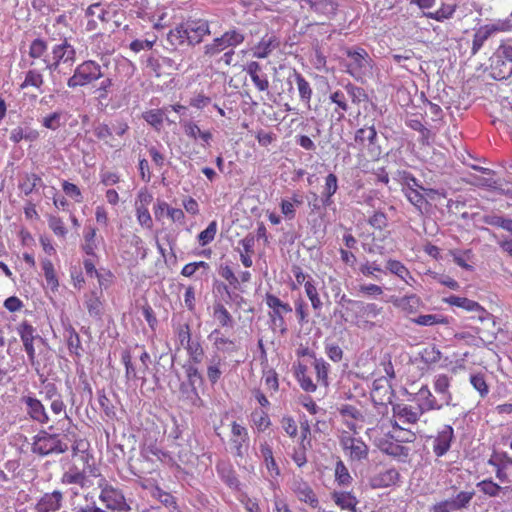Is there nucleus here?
Returning a JSON list of instances; mask_svg holds the SVG:
<instances>
[{
  "mask_svg": "<svg viewBox=\"0 0 512 512\" xmlns=\"http://www.w3.org/2000/svg\"><path fill=\"white\" fill-rule=\"evenodd\" d=\"M249 434L245 426L233 421L230 425L229 447L235 457L243 458L249 448Z\"/></svg>",
  "mask_w": 512,
  "mask_h": 512,
  "instance_id": "nucleus-11",
  "label": "nucleus"
},
{
  "mask_svg": "<svg viewBox=\"0 0 512 512\" xmlns=\"http://www.w3.org/2000/svg\"><path fill=\"white\" fill-rule=\"evenodd\" d=\"M44 84V78L43 75L37 71L36 69H30L26 75L25 79L20 85L22 89L27 87H34L38 90H40L41 86Z\"/></svg>",
  "mask_w": 512,
  "mask_h": 512,
  "instance_id": "nucleus-59",
  "label": "nucleus"
},
{
  "mask_svg": "<svg viewBox=\"0 0 512 512\" xmlns=\"http://www.w3.org/2000/svg\"><path fill=\"white\" fill-rule=\"evenodd\" d=\"M476 487L480 492L489 497H497L501 493L506 494L502 486L498 483H495L492 479L482 480L477 483Z\"/></svg>",
  "mask_w": 512,
  "mask_h": 512,
  "instance_id": "nucleus-50",
  "label": "nucleus"
},
{
  "mask_svg": "<svg viewBox=\"0 0 512 512\" xmlns=\"http://www.w3.org/2000/svg\"><path fill=\"white\" fill-rule=\"evenodd\" d=\"M376 138L377 131L372 125L358 129L355 133L354 141L359 150L368 149L372 152L373 156H379L381 151L379 147H375Z\"/></svg>",
  "mask_w": 512,
  "mask_h": 512,
  "instance_id": "nucleus-17",
  "label": "nucleus"
},
{
  "mask_svg": "<svg viewBox=\"0 0 512 512\" xmlns=\"http://www.w3.org/2000/svg\"><path fill=\"white\" fill-rule=\"evenodd\" d=\"M121 361L125 366V377L128 381L142 380L145 381L147 372H140V365L136 367L132 363V355L128 349L123 350L121 354Z\"/></svg>",
  "mask_w": 512,
  "mask_h": 512,
  "instance_id": "nucleus-29",
  "label": "nucleus"
},
{
  "mask_svg": "<svg viewBox=\"0 0 512 512\" xmlns=\"http://www.w3.org/2000/svg\"><path fill=\"white\" fill-rule=\"evenodd\" d=\"M338 190V178L334 173H329L325 178V184L323 187V203L325 205H330L332 200V196Z\"/></svg>",
  "mask_w": 512,
  "mask_h": 512,
  "instance_id": "nucleus-48",
  "label": "nucleus"
},
{
  "mask_svg": "<svg viewBox=\"0 0 512 512\" xmlns=\"http://www.w3.org/2000/svg\"><path fill=\"white\" fill-rule=\"evenodd\" d=\"M329 98L330 101L335 104L334 113L337 114V120H342L345 117L346 112L349 110L346 94L341 90H337L331 93Z\"/></svg>",
  "mask_w": 512,
  "mask_h": 512,
  "instance_id": "nucleus-40",
  "label": "nucleus"
},
{
  "mask_svg": "<svg viewBox=\"0 0 512 512\" xmlns=\"http://www.w3.org/2000/svg\"><path fill=\"white\" fill-rule=\"evenodd\" d=\"M260 452L270 475L272 477H278L280 475V469L274 459L273 451L270 445L268 443L261 444Z\"/></svg>",
  "mask_w": 512,
  "mask_h": 512,
  "instance_id": "nucleus-43",
  "label": "nucleus"
},
{
  "mask_svg": "<svg viewBox=\"0 0 512 512\" xmlns=\"http://www.w3.org/2000/svg\"><path fill=\"white\" fill-rule=\"evenodd\" d=\"M97 484L100 489L99 500L107 509L119 512L130 511L131 507L120 488L112 485L105 477H101Z\"/></svg>",
  "mask_w": 512,
  "mask_h": 512,
  "instance_id": "nucleus-4",
  "label": "nucleus"
},
{
  "mask_svg": "<svg viewBox=\"0 0 512 512\" xmlns=\"http://www.w3.org/2000/svg\"><path fill=\"white\" fill-rule=\"evenodd\" d=\"M393 421L403 425H415L424 414L419 407H414L406 403H397L393 405Z\"/></svg>",
  "mask_w": 512,
  "mask_h": 512,
  "instance_id": "nucleus-13",
  "label": "nucleus"
},
{
  "mask_svg": "<svg viewBox=\"0 0 512 512\" xmlns=\"http://www.w3.org/2000/svg\"><path fill=\"white\" fill-rule=\"evenodd\" d=\"M102 292L91 291L84 296V305L91 317L100 318L103 312Z\"/></svg>",
  "mask_w": 512,
  "mask_h": 512,
  "instance_id": "nucleus-31",
  "label": "nucleus"
},
{
  "mask_svg": "<svg viewBox=\"0 0 512 512\" xmlns=\"http://www.w3.org/2000/svg\"><path fill=\"white\" fill-rule=\"evenodd\" d=\"M347 56L351 59V67L354 69H364L369 66L370 58L368 53L363 48L348 49Z\"/></svg>",
  "mask_w": 512,
  "mask_h": 512,
  "instance_id": "nucleus-41",
  "label": "nucleus"
},
{
  "mask_svg": "<svg viewBox=\"0 0 512 512\" xmlns=\"http://www.w3.org/2000/svg\"><path fill=\"white\" fill-rule=\"evenodd\" d=\"M244 70L249 75L252 83L259 92H268L269 80L267 75L262 71V67L258 62H248Z\"/></svg>",
  "mask_w": 512,
  "mask_h": 512,
  "instance_id": "nucleus-23",
  "label": "nucleus"
},
{
  "mask_svg": "<svg viewBox=\"0 0 512 512\" xmlns=\"http://www.w3.org/2000/svg\"><path fill=\"white\" fill-rule=\"evenodd\" d=\"M64 496L59 490L44 493L34 506L35 512H58L63 507Z\"/></svg>",
  "mask_w": 512,
  "mask_h": 512,
  "instance_id": "nucleus-18",
  "label": "nucleus"
},
{
  "mask_svg": "<svg viewBox=\"0 0 512 512\" xmlns=\"http://www.w3.org/2000/svg\"><path fill=\"white\" fill-rule=\"evenodd\" d=\"M189 355L190 360L194 364H199L204 358V349L199 341L191 340L189 343L183 345Z\"/></svg>",
  "mask_w": 512,
  "mask_h": 512,
  "instance_id": "nucleus-57",
  "label": "nucleus"
},
{
  "mask_svg": "<svg viewBox=\"0 0 512 512\" xmlns=\"http://www.w3.org/2000/svg\"><path fill=\"white\" fill-rule=\"evenodd\" d=\"M208 34H210V30L207 21L202 19L187 20L170 30L168 40L173 45H183L185 43L195 45L200 43Z\"/></svg>",
  "mask_w": 512,
  "mask_h": 512,
  "instance_id": "nucleus-1",
  "label": "nucleus"
},
{
  "mask_svg": "<svg viewBox=\"0 0 512 512\" xmlns=\"http://www.w3.org/2000/svg\"><path fill=\"white\" fill-rule=\"evenodd\" d=\"M470 383L473 388L479 392L482 398H485L489 393V387L486 383L485 376L481 373L472 374L470 376Z\"/></svg>",
  "mask_w": 512,
  "mask_h": 512,
  "instance_id": "nucleus-64",
  "label": "nucleus"
},
{
  "mask_svg": "<svg viewBox=\"0 0 512 512\" xmlns=\"http://www.w3.org/2000/svg\"><path fill=\"white\" fill-rule=\"evenodd\" d=\"M355 304L353 324L361 330L371 331L382 325L384 309L376 303L363 301L353 302Z\"/></svg>",
  "mask_w": 512,
  "mask_h": 512,
  "instance_id": "nucleus-2",
  "label": "nucleus"
},
{
  "mask_svg": "<svg viewBox=\"0 0 512 512\" xmlns=\"http://www.w3.org/2000/svg\"><path fill=\"white\" fill-rule=\"evenodd\" d=\"M209 338L213 340L216 351L224 355H232L240 350L239 342L235 338L225 336L218 329L213 330Z\"/></svg>",
  "mask_w": 512,
  "mask_h": 512,
  "instance_id": "nucleus-19",
  "label": "nucleus"
},
{
  "mask_svg": "<svg viewBox=\"0 0 512 512\" xmlns=\"http://www.w3.org/2000/svg\"><path fill=\"white\" fill-rule=\"evenodd\" d=\"M417 433L420 431H413L409 427H404L403 424L392 422V429L389 435L392 439L399 443H413L417 439Z\"/></svg>",
  "mask_w": 512,
  "mask_h": 512,
  "instance_id": "nucleus-28",
  "label": "nucleus"
},
{
  "mask_svg": "<svg viewBox=\"0 0 512 512\" xmlns=\"http://www.w3.org/2000/svg\"><path fill=\"white\" fill-rule=\"evenodd\" d=\"M412 322L420 326H434L437 324H447V319L438 314H426L413 318Z\"/></svg>",
  "mask_w": 512,
  "mask_h": 512,
  "instance_id": "nucleus-60",
  "label": "nucleus"
},
{
  "mask_svg": "<svg viewBox=\"0 0 512 512\" xmlns=\"http://www.w3.org/2000/svg\"><path fill=\"white\" fill-rule=\"evenodd\" d=\"M41 267L44 273L47 287L50 288L53 292L57 291L59 288V279L52 261L49 258L41 259Z\"/></svg>",
  "mask_w": 512,
  "mask_h": 512,
  "instance_id": "nucleus-39",
  "label": "nucleus"
},
{
  "mask_svg": "<svg viewBox=\"0 0 512 512\" xmlns=\"http://www.w3.org/2000/svg\"><path fill=\"white\" fill-rule=\"evenodd\" d=\"M386 269L391 273L399 277L401 280L409 283L408 279H413L408 268L399 260L389 259L386 262Z\"/></svg>",
  "mask_w": 512,
  "mask_h": 512,
  "instance_id": "nucleus-46",
  "label": "nucleus"
},
{
  "mask_svg": "<svg viewBox=\"0 0 512 512\" xmlns=\"http://www.w3.org/2000/svg\"><path fill=\"white\" fill-rule=\"evenodd\" d=\"M443 301L450 306H456L468 312H486L485 309L478 302L466 297L451 295L449 297L444 298Z\"/></svg>",
  "mask_w": 512,
  "mask_h": 512,
  "instance_id": "nucleus-32",
  "label": "nucleus"
},
{
  "mask_svg": "<svg viewBox=\"0 0 512 512\" xmlns=\"http://www.w3.org/2000/svg\"><path fill=\"white\" fill-rule=\"evenodd\" d=\"M450 378L445 374H440L435 377L434 390L440 395V399L445 405H449L452 401V394L449 391Z\"/></svg>",
  "mask_w": 512,
  "mask_h": 512,
  "instance_id": "nucleus-35",
  "label": "nucleus"
},
{
  "mask_svg": "<svg viewBox=\"0 0 512 512\" xmlns=\"http://www.w3.org/2000/svg\"><path fill=\"white\" fill-rule=\"evenodd\" d=\"M96 235L97 229L95 227H86L84 232V244L82 248L87 255H95V250L97 248Z\"/></svg>",
  "mask_w": 512,
  "mask_h": 512,
  "instance_id": "nucleus-58",
  "label": "nucleus"
},
{
  "mask_svg": "<svg viewBox=\"0 0 512 512\" xmlns=\"http://www.w3.org/2000/svg\"><path fill=\"white\" fill-rule=\"evenodd\" d=\"M422 300L415 294L404 296L400 299L398 306L407 314L416 313L422 306Z\"/></svg>",
  "mask_w": 512,
  "mask_h": 512,
  "instance_id": "nucleus-49",
  "label": "nucleus"
},
{
  "mask_svg": "<svg viewBox=\"0 0 512 512\" xmlns=\"http://www.w3.org/2000/svg\"><path fill=\"white\" fill-rule=\"evenodd\" d=\"M455 438L454 429L450 425H443L437 433L430 437L432 441V451L436 457H442L450 450Z\"/></svg>",
  "mask_w": 512,
  "mask_h": 512,
  "instance_id": "nucleus-14",
  "label": "nucleus"
},
{
  "mask_svg": "<svg viewBox=\"0 0 512 512\" xmlns=\"http://www.w3.org/2000/svg\"><path fill=\"white\" fill-rule=\"evenodd\" d=\"M457 6L455 4H442L439 9L433 13H429L428 16L436 21H444L450 19L455 13Z\"/></svg>",
  "mask_w": 512,
  "mask_h": 512,
  "instance_id": "nucleus-63",
  "label": "nucleus"
},
{
  "mask_svg": "<svg viewBox=\"0 0 512 512\" xmlns=\"http://www.w3.org/2000/svg\"><path fill=\"white\" fill-rule=\"evenodd\" d=\"M222 360L219 355L213 356L207 366V378L212 385H215L222 376Z\"/></svg>",
  "mask_w": 512,
  "mask_h": 512,
  "instance_id": "nucleus-52",
  "label": "nucleus"
},
{
  "mask_svg": "<svg viewBox=\"0 0 512 512\" xmlns=\"http://www.w3.org/2000/svg\"><path fill=\"white\" fill-rule=\"evenodd\" d=\"M88 468L87 466L84 469L80 470L77 466L72 465L69 467L67 471H65L61 478L60 482L63 485H78L80 488H86L88 485Z\"/></svg>",
  "mask_w": 512,
  "mask_h": 512,
  "instance_id": "nucleus-24",
  "label": "nucleus"
},
{
  "mask_svg": "<svg viewBox=\"0 0 512 512\" xmlns=\"http://www.w3.org/2000/svg\"><path fill=\"white\" fill-rule=\"evenodd\" d=\"M295 81L301 101L304 102L307 107H310L313 94L310 83L300 73L295 74Z\"/></svg>",
  "mask_w": 512,
  "mask_h": 512,
  "instance_id": "nucleus-47",
  "label": "nucleus"
},
{
  "mask_svg": "<svg viewBox=\"0 0 512 512\" xmlns=\"http://www.w3.org/2000/svg\"><path fill=\"white\" fill-rule=\"evenodd\" d=\"M41 184L42 179L38 174L24 173L19 180L18 188L25 196H29Z\"/></svg>",
  "mask_w": 512,
  "mask_h": 512,
  "instance_id": "nucleus-38",
  "label": "nucleus"
},
{
  "mask_svg": "<svg viewBox=\"0 0 512 512\" xmlns=\"http://www.w3.org/2000/svg\"><path fill=\"white\" fill-rule=\"evenodd\" d=\"M406 199L419 211L427 205L428 201L425 198L422 189H414L403 191Z\"/></svg>",
  "mask_w": 512,
  "mask_h": 512,
  "instance_id": "nucleus-53",
  "label": "nucleus"
},
{
  "mask_svg": "<svg viewBox=\"0 0 512 512\" xmlns=\"http://www.w3.org/2000/svg\"><path fill=\"white\" fill-rule=\"evenodd\" d=\"M292 490L299 501L308 504L312 508L318 506V498L311 486L302 479L295 480L292 485Z\"/></svg>",
  "mask_w": 512,
  "mask_h": 512,
  "instance_id": "nucleus-25",
  "label": "nucleus"
},
{
  "mask_svg": "<svg viewBox=\"0 0 512 512\" xmlns=\"http://www.w3.org/2000/svg\"><path fill=\"white\" fill-rule=\"evenodd\" d=\"M498 28L494 25H485L478 29L473 36L471 53L475 55L484 45L485 41L494 33Z\"/></svg>",
  "mask_w": 512,
  "mask_h": 512,
  "instance_id": "nucleus-37",
  "label": "nucleus"
},
{
  "mask_svg": "<svg viewBox=\"0 0 512 512\" xmlns=\"http://www.w3.org/2000/svg\"><path fill=\"white\" fill-rule=\"evenodd\" d=\"M213 317L221 327L231 328L234 321L231 313L220 302L213 305Z\"/></svg>",
  "mask_w": 512,
  "mask_h": 512,
  "instance_id": "nucleus-44",
  "label": "nucleus"
},
{
  "mask_svg": "<svg viewBox=\"0 0 512 512\" xmlns=\"http://www.w3.org/2000/svg\"><path fill=\"white\" fill-rule=\"evenodd\" d=\"M281 45L280 38L274 34L265 35L261 40L252 47V55L258 59L267 58L274 50L278 49Z\"/></svg>",
  "mask_w": 512,
  "mask_h": 512,
  "instance_id": "nucleus-21",
  "label": "nucleus"
},
{
  "mask_svg": "<svg viewBox=\"0 0 512 512\" xmlns=\"http://www.w3.org/2000/svg\"><path fill=\"white\" fill-rule=\"evenodd\" d=\"M309 432H310V429H309L308 424L301 425V442H300L299 446L295 447L293 449V452L291 453V458L298 467H303L307 463V457H306L307 448L304 444V441L306 440Z\"/></svg>",
  "mask_w": 512,
  "mask_h": 512,
  "instance_id": "nucleus-33",
  "label": "nucleus"
},
{
  "mask_svg": "<svg viewBox=\"0 0 512 512\" xmlns=\"http://www.w3.org/2000/svg\"><path fill=\"white\" fill-rule=\"evenodd\" d=\"M264 302L268 307V316L273 329L284 335L288 331V325L285 317L292 313V306L277 295L267 292L264 297Z\"/></svg>",
  "mask_w": 512,
  "mask_h": 512,
  "instance_id": "nucleus-3",
  "label": "nucleus"
},
{
  "mask_svg": "<svg viewBox=\"0 0 512 512\" xmlns=\"http://www.w3.org/2000/svg\"><path fill=\"white\" fill-rule=\"evenodd\" d=\"M184 134L193 141H201L203 147L209 146L213 135L210 130H201L198 124L192 120L181 123Z\"/></svg>",
  "mask_w": 512,
  "mask_h": 512,
  "instance_id": "nucleus-22",
  "label": "nucleus"
},
{
  "mask_svg": "<svg viewBox=\"0 0 512 512\" xmlns=\"http://www.w3.org/2000/svg\"><path fill=\"white\" fill-rule=\"evenodd\" d=\"M334 477H335V482L339 486H343V487L349 486L353 481V478L350 475L348 468L346 467V465L344 464V462L342 460H339L336 462L335 470H334Z\"/></svg>",
  "mask_w": 512,
  "mask_h": 512,
  "instance_id": "nucleus-51",
  "label": "nucleus"
},
{
  "mask_svg": "<svg viewBox=\"0 0 512 512\" xmlns=\"http://www.w3.org/2000/svg\"><path fill=\"white\" fill-rule=\"evenodd\" d=\"M294 376L304 391L308 393H313L316 391L317 384L314 383L311 377L308 375V367L305 364L298 362L294 366Z\"/></svg>",
  "mask_w": 512,
  "mask_h": 512,
  "instance_id": "nucleus-30",
  "label": "nucleus"
},
{
  "mask_svg": "<svg viewBox=\"0 0 512 512\" xmlns=\"http://www.w3.org/2000/svg\"><path fill=\"white\" fill-rule=\"evenodd\" d=\"M101 77V66L95 61L87 60L76 67L74 74L67 81V86L69 88L85 86Z\"/></svg>",
  "mask_w": 512,
  "mask_h": 512,
  "instance_id": "nucleus-7",
  "label": "nucleus"
},
{
  "mask_svg": "<svg viewBox=\"0 0 512 512\" xmlns=\"http://www.w3.org/2000/svg\"><path fill=\"white\" fill-rule=\"evenodd\" d=\"M47 221L49 228L56 236L64 238L67 235L68 230L64 221L59 216L49 214L47 215Z\"/></svg>",
  "mask_w": 512,
  "mask_h": 512,
  "instance_id": "nucleus-62",
  "label": "nucleus"
},
{
  "mask_svg": "<svg viewBox=\"0 0 512 512\" xmlns=\"http://www.w3.org/2000/svg\"><path fill=\"white\" fill-rule=\"evenodd\" d=\"M294 309L297 322L300 326L308 324L309 322V306L303 297H298L294 300Z\"/></svg>",
  "mask_w": 512,
  "mask_h": 512,
  "instance_id": "nucleus-56",
  "label": "nucleus"
},
{
  "mask_svg": "<svg viewBox=\"0 0 512 512\" xmlns=\"http://www.w3.org/2000/svg\"><path fill=\"white\" fill-rule=\"evenodd\" d=\"M313 367L316 372L317 382L325 387L328 386V373L330 365L323 358H315Z\"/></svg>",
  "mask_w": 512,
  "mask_h": 512,
  "instance_id": "nucleus-54",
  "label": "nucleus"
},
{
  "mask_svg": "<svg viewBox=\"0 0 512 512\" xmlns=\"http://www.w3.org/2000/svg\"><path fill=\"white\" fill-rule=\"evenodd\" d=\"M488 464L494 467L497 479L506 493L512 492V459L503 454L491 456Z\"/></svg>",
  "mask_w": 512,
  "mask_h": 512,
  "instance_id": "nucleus-10",
  "label": "nucleus"
},
{
  "mask_svg": "<svg viewBox=\"0 0 512 512\" xmlns=\"http://www.w3.org/2000/svg\"><path fill=\"white\" fill-rule=\"evenodd\" d=\"M166 114L163 109H150L142 113V118L156 131L163 127Z\"/></svg>",
  "mask_w": 512,
  "mask_h": 512,
  "instance_id": "nucleus-45",
  "label": "nucleus"
},
{
  "mask_svg": "<svg viewBox=\"0 0 512 512\" xmlns=\"http://www.w3.org/2000/svg\"><path fill=\"white\" fill-rule=\"evenodd\" d=\"M418 396L422 403L418 407L425 413L430 410H439L443 407V402L438 403L436 397L431 393L427 386H423L418 391Z\"/></svg>",
  "mask_w": 512,
  "mask_h": 512,
  "instance_id": "nucleus-34",
  "label": "nucleus"
},
{
  "mask_svg": "<svg viewBox=\"0 0 512 512\" xmlns=\"http://www.w3.org/2000/svg\"><path fill=\"white\" fill-rule=\"evenodd\" d=\"M28 56L31 67L42 64L46 69L47 62H50L47 56V43L41 38L34 39L29 45Z\"/></svg>",
  "mask_w": 512,
  "mask_h": 512,
  "instance_id": "nucleus-20",
  "label": "nucleus"
},
{
  "mask_svg": "<svg viewBox=\"0 0 512 512\" xmlns=\"http://www.w3.org/2000/svg\"><path fill=\"white\" fill-rule=\"evenodd\" d=\"M400 479V474L395 468H388L378 472L370 479L373 488H387L395 485Z\"/></svg>",
  "mask_w": 512,
  "mask_h": 512,
  "instance_id": "nucleus-26",
  "label": "nucleus"
},
{
  "mask_svg": "<svg viewBox=\"0 0 512 512\" xmlns=\"http://www.w3.org/2000/svg\"><path fill=\"white\" fill-rule=\"evenodd\" d=\"M76 60V50L65 39L60 44H56L52 48V57L50 62H47L46 69L55 71L59 68L60 64L73 65Z\"/></svg>",
  "mask_w": 512,
  "mask_h": 512,
  "instance_id": "nucleus-12",
  "label": "nucleus"
},
{
  "mask_svg": "<svg viewBox=\"0 0 512 512\" xmlns=\"http://www.w3.org/2000/svg\"><path fill=\"white\" fill-rule=\"evenodd\" d=\"M490 75L495 80H504L512 75V46L502 43L491 58Z\"/></svg>",
  "mask_w": 512,
  "mask_h": 512,
  "instance_id": "nucleus-5",
  "label": "nucleus"
},
{
  "mask_svg": "<svg viewBox=\"0 0 512 512\" xmlns=\"http://www.w3.org/2000/svg\"><path fill=\"white\" fill-rule=\"evenodd\" d=\"M67 347H68L70 353L76 355L77 357L81 356V351H82L81 339H80L79 334L73 327H70V329L68 330Z\"/></svg>",
  "mask_w": 512,
  "mask_h": 512,
  "instance_id": "nucleus-61",
  "label": "nucleus"
},
{
  "mask_svg": "<svg viewBox=\"0 0 512 512\" xmlns=\"http://www.w3.org/2000/svg\"><path fill=\"white\" fill-rule=\"evenodd\" d=\"M89 442L86 439L83 438H77L74 439L71 450H72V456L77 457L80 456L81 460L83 461L84 465L88 468V473L92 477H100V471L97 468V466L94 463V457L89 452Z\"/></svg>",
  "mask_w": 512,
  "mask_h": 512,
  "instance_id": "nucleus-15",
  "label": "nucleus"
},
{
  "mask_svg": "<svg viewBox=\"0 0 512 512\" xmlns=\"http://www.w3.org/2000/svg\"><path fill=\"white\" fill-rule=\"evenodd\" d=\"M339 442L345 456L352 462L367 459L369 448L360 438L348 431L343 430L339 436Z\"/></svg>",
  "mask_w": 512,
  "mask_h": 512,
  "instance_id": "nucleus-8",
  "label": "nucleus"
},
{
  "mask_svg": "<svg viewBox=\"0 0 512 512\" xmlns=\"http://www.w3.org/2000/svg\"><path fill=\"white\" fill-rule=\"evenodd\" d=\"M64 112L54 111L42 118L41 124L43 127L49 130H58L63 124Z\"/></svg>",
  "mask_w": 512,
  "mask_h": 512,
  "instance_id": "nucleus-55",
  "label": "nucleus"
},
{
  "mask_svg": "<svg viewBox=\"0 0 512 512\" xmlns=\"http://www.w3.org/2000/svg\"><path fill=\"white\" fill-rule=\"evenodd\" d=\"M334 503L342 510L357 512L359 501L351 491H334L331 493Z\"/></svg>",
  "mask_w": 512,
  "mask_h": 512,
  "instance_id": "nucleus-27",
  "label": "nucleus"
},
{
  "mask_svg": "<svg viewBox=\"0 0 512 512\" xmlns=\"http://www.w3.org/2000/svg\"><path fill=\"white\" fill-rule=\"evenodd\" d=\"M241 246L240 259L242 264L246 268H250L253 265L252 255L254 254L255 239L252 235H247L239 242Z\"/></svg>",
  "mask_w": 512,
  "mask_h": 512,
  "instance_id": "nucleus-36",
  "label": "nucleus"
},
{
  "mask_svg": "<svg viewBox=\"0 0 512 512\" xmlns=\"http://www.w3.org/2000/svg\"><path fill=\"white\" fill-rule=\"evenodd\" d=\"M68 448V444L61 439L59 434H50L46 431H41L35 436L32 444V451L40 456L62 454Z\"/></svg>",
  "mask_w": 512,
  "mask_h": 512,
  "instance_id": "nucleus-6",
  "label": "nucleus"
},
{
  "mask_svg": "<svg viewBox=\"0 0 512 512\" xmlns=\"http://www.w3.org/2000/svg\"><path fill=\"white\" fill-rule=\"evenodd\" d=\"M21 402L25 405L27 415L39 424H47L50 421L44 404L34 395L22 396Z\"/></svg>",
  "mask_w": 512,
  "mask_h": 512,
  "instance_id": "nucleus-16",
  "label": "nucleus"
},
{
  "mask_svg": "<svg viewBox=\"0 0 512 512\" xmlns=\"http://www.w3.org/2000/svg\"><path fill=\"white\" fill-rule=\"evenodd\" d=\"M304 291L311 303V307L313 308V310L320 311L323 307V302L318 292L316 283L312 277H309L307 282H305Z\"/></svg>",
  "mask_w": 512,
  "mask_h": 512,
  "instance_id": "nucleus-42",
  "label": "nucleus"
},
{
  "mask_svg": "<svg viewBox=\"0 0 512 512\" xmlns=\"http://www.w3.org/2000/svg\"><path fill=\"white\" fill-rule=\"evenodd\" d=\"M17 333L23 343L29 362L32 366L37 364L36 347L44 344V339L37 333L36 329L27 321H23L17 327Z\"/></svg>",
  "mask_w": 512,
  "mask_h": 512,
  "instance_id": "nucleus-9",
  "label": "nucleus"
}]
</instances>
